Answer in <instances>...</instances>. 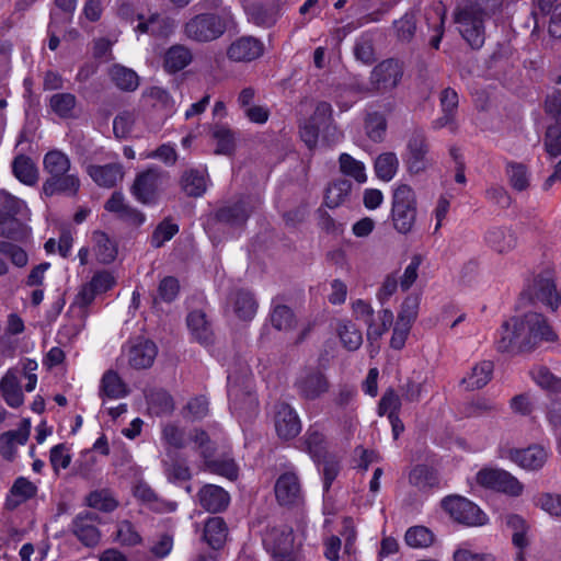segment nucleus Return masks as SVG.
I'll use <instances>...</instances> for the list:
<instances>
[{
  "instance_id": "1",
  "label": "nucleus",
  "mask_w": 561,
  "mask_h": 561,
  "mask_svg": "<svg viewBox=\"0 0 561 561\" xmlns=\"http://www.w3.org/2000/svg\"><path fill=\"white\" fill-rule=\"evenodd\" d=\"M557 334L545 317L537 312H527L505 320L497 331L495 347L502 353L530 352L542 342H553Z\"/></svg>"
},
{
  "instance_id": "2",
  "label": "nucleus",
  "mask_w": 561,
  "mask_h": 561,
  "mask_svg": "<svg viewBox=\"0 0 561 561\" xmlns=\"http://www.w3.org/2000/svg\"><path fill=\"white\" fill-rule=\"evenodd\" d=\"M232 22L233 18L229 11L221 14L201 13L185 22L183 34L188 41L195 43H210L220 38Z\"/></svg>"
},
{
  "instance_id": "3",
  "label": "nucleus",
  "mask_w": 561,
  "mask_h": 561,
  "mask_svg": "<svg viewBox=\"0 0 561 561\" xmlns=\"http://www.w3.org/2000/svg\"><path fill=\"white\" fill-rule=\"evenodd\" d=\"M390 215L393 228L399 233L412 231L416 221V195L409 184L399 183L393 188Z\"/></svg>"
},
{
  "instance_id": "4",
  "label": "nucleus",
  "mask_w": 561,
  "mask_h": 561,
  "mask_svg": "<svg viewBox=\"0 0 561 561\" xmlns=\"http://www.w3.org/2000/svg\"><path fill=\"white\" fill-rule=\"evenodd\" d=\"M455 23L465 41L472 48H480L484 44V12L479 4L470 3L455 12Z\"/></svg>"
},
{
  "instance_id": "5",
  "label": "nucleus",
  "mask_w": 561,
  "mask_h": 561,
  "mask_svg": "<svg viewBox=\"0 0 561 561\" xmlns=\"http://www.w3.org/2000/svg\"><path fill=\"white\" fill-rule=\"evenodd\" d=\"M188 442L190 444H193L194 449L199 451L207 469L210 472L222 476L229 480H236L238 478L239 468L233 459H211L215 448L208 435L204 431L195 430L190 435Z\"/></svg>"
},
{
  "instance_id": "6",
  "label": "nucleus",
  "mask_w": 561,
  "mask_h": 561,
  "mask_svg": "<svg viewBox=\"0 0 561 561\" xmlns=\"http://www.w3.org/2000/svg\"><path fill=\"white\" fill-rule=\"evenodd\" d=\"M479 485L504 493L512 497H518L524 493V484L511 472L499 468H483L476 474Z\"/></svg>"
},
{
  "instance_id": "7",
  "label": "nucleus",
  "mask_w": 561,
  "mask_h": 561,
  "mask_svg": "<svg viewBox=\"0 0 561 561\" xmlns=\"http://www.w3.org/2000/svg\"><path fill=\"white\" fill-rule=\"evenodd\" d=\"M443 507L454 520L466 526L479 527L489 522L488 515L478 505L459 495L446 497Z\"/></svg>"
},
{
  "instance_id": "8",
  "label": "nucleus",
  "mask_w": 561,
  "mask_h": 561,
  "mask_svg": "<svg viewBox=\"0 0 561 561\" xmlns=\"http://www.w3.org/2000/svg\"><path fill=\"white\" fill-rule=\"evenodd\" d=\"M403 162L411 175L423 173L432 165L430 148L424 135L415 133L409 137L403 152Z\"/></svg>"
},
{
  "instance_id": "9",
  "label": "nucleus",
  "mask_w": 561,
  "mask_h": 561,
  "mask_svg": "<svg viewBox=\"0 0 561 561\" xmlns=\"http://www.w3.org/2000/svg\"><path fill=\"white\" fill-rule=\"evenodd\" d=\"M332 123V106L328 102H318L312 115L300 122L301 139L309 148H313L317 144L321 129L329 127Z\"/></svg>"
},
{
  "instance_id": "10",
  "label": "nucleus",
  "mask_w": 561,
  "mask_h": 561,
  "mask_svg": "<svg viewBox=\"0 0 561 561\" xmlns=\"http://www.w3.org/2000/svg\"><path fill=\"white\" fill-rule=\"evenodd\" d=\"M264 545L273 553L275 561H300L294 548V534L289 527L273 528L266 533Z\"/></svg>"
},
{
  "instance_id": "11",
  "label": "nucleus",
  "mask_w": 561,
  "mask_h": 561,
  "mask_svg": "<svg viewBox=\"0 0 561 561\" xmlns=\"http://www.w3.org/2000/svg\"><path fill=\"white\" fill-rule=\"evenodd\" d=\"M162 184L163 173L151 168L135 178L130 192L141 204H154L158 201Z\"/></svg>"
},
{
  "instance_id": "12",
  "label": "nucleus",
  "mask_w": 561,
  "mask_h": 561,
  "mask_svg": "<svg viewBox=\"0 0 561 561\" xmlns=\"http://www.w3.org/2000/svg\"><path fill=\"white\" fill-rule=\"evenodd\" d=\"M402 76V66L397 60H383L378 64L370 73V89L382 94L391 92L398 87Z\"/></svg>"
},
{
  "instance_id": "13",
  "label": "nucleus",
  "mask_w": 561,
  "mask_h": 561,
  "mask_svg": "<svg viewBox=\"0 0 561 561\" xmlns=\"http://www.w3.org/2000/svg\"><path fill=\"white\" fill-rule=\"evenodd\" d=\"M550 456L547 447L534 444L526 448H513L506 458L526 471H538L545 467Z\"/></svg>"
},
{
  "instance_id": "14",
  "label": "nucleus",
  "mask_w": 561,
  "mask_h": 561,
  "mask_svg": "<svg viewBox=\"0 0 561 561\" xmlns=\"http://www.w3.org/2000/svg\"><path fill=\"white\" fill-rule=\"evenodd\" d=\"M295 389L301 399L313 401L329 391L330 383L320 370H306L297 377Z\"/></svg>"
},
{
  "instance_id": "15",
  "label": "nucleus",
  "mask_w": 561,
  "mask_h": 561,
  "mask_svg": "<svg viewBox=\"0 0 561 561\" xmlns=\"http://www.w3.org/2000/svg\"><path fill=\"white\" fill-rule=\"evenodd\" d=\"M264 44L254 36H241L227 48V57L233 62H251L263 56Z\"/></svg>"
},
{
  "instance_id": "16",
  "label": "nucleus",
  "mask_w": 561,
  "mask_h": 561,
  "mask_svg": "<svg viewBox=\"0 0 561 561\" xmlns=\"http://www.w3.org/2000/svg\"><path fill=\"white\" fill-rule=\"evenodd\" d=\"M274 427L280 439L295 438L301 431V421L297 411L287 403L276 405Z\"/></svg>"
},
{
  "instance_id": "17",
  "label": "nucleus",
  "mask_w": 561,
  "mask_h": 561,
  "mask_svg": "<svg viewBox=\"0 0 561 561\" xmlns=\"http://www.w3.org/2000/svg\"><path fill=\"white\" fill-rule=\"evenodd\" d=\"M531 290L536 299L553 311L557 310L561 304V296L557 291L553 274L550 271L538 274L534 278Z\"/></svg>"
},
{
  "instance_id": "18",
  "label": "nucleus",
  "mask_w": 561,
  "mask_h": 561,
  "mask_svg": "<svg viewBox=\"0 0 561 561\" xmlns=\"http://www.w3.org/2000/svg\"><path fill=\"white\" fill-rule=\"evenodd\" d=\"M96 524L98 518L94 514H79L72 520L71 531L83 545L95 546L101 537Z\"/></svg>"
},
{
  "instance_id": "19",
  "label": "nucleus",
  "mask_w": 561,
  "mask_h": 561,
  "mask_svg": "<svg viewBox=\"0 0 561 561\" xmlns=\"http://www.w3.org/2000/svg\"><path fill=\"white\" fill-rule=\"evenodd\" d=\"M87 173L93 182L102 187L111 188L123 181L125 172L121 163H110L105 165L90 164Z\"/></svg>"
},
{
  "instance_id": "20",
  "label": "nucleus",
  "mask_w": 561,
  "mask_h": 561,
  "mask_svg": "<svg viewBox=\"0 0 561 561\" xmlns=\"http://www.w3.org/2000/svg\"><path fill=\"white\" fill-rule=\"evenodd\" d=\"M30 431L31 421L25 419L22 421L19 430L2 433L0 435V455L7 460H12L16 454L18 446L26 444Z\"/></svg>"
},
{
  "instance_id": "21",
  "label": "nucleus",
  "mask_w": 561,
  "mask_h": 561,
  "mask_svg": "<svg viewBox=\"0 0 561 561\" xmlns=\"http://www.w3.org/2000/svg\"><path fill=\"white\" fill-rule=\"evenodd\" d=\"M275 495L282 505L298 503L301 500V488L298 477L293 472L282 474L275 484Z\"/></svg>"
},
{
  "instance_id": "22",
  "label": "nucleus",
  "mask_w": 561,
  "mask_h": 561,
  "mask_svg": "<svg viewBox=\"0 0 561 561\" xmlns=\"http://www.w3.org/2000/svg\"><path fill=\"white\" fill-rule=\"evenodd\" d=\"M128 394V387L115 370H106L100 380L99 396L103 400H118Z\"/></svg>"
},
{
  "instance_id": "23",
  "label": "nucleus",
  "mask_w": 561,
  "mask_h": 561,
  "mask_svg": "<svg viewBox=\"0 0 561 561\" xmlns=\"http://www.w3.org/2000/svg\"><path fill=\"white\" fill-rule=\"evenodd\" d=\"M198 501L206 511L216 513L228 506L230 496L222 488L206 484L198 492Z\"/></svg>"
},
{
  "instance_id": "24",
  "label": "nucleus",
  "mask_w": 561,
  "mask_h": 561,
  "mask_svg": "<svg viewBox=\"0 0 561 561\" xmlns=\"http://www.w3.org/2000/svg\"><path fill=\"white\" fill-rule=\"evenodd\" d=\"M157 346L148 340H138L128 351L129 365L136 369L148 368L157 356Z\"/></svg>"
},
{
  "instance_id": "25",
  "label": "nucleus",
  "mask_w": 561,
  "mask_h": 561,
  "mask_svg": "<svg viewBox=\"0 0 561 561\" xmlns=\"http://www.w3.org/2000/svg\"><path fill=\"white\" fill-rule=\"evenodd\" d=\"M0 391L3 400L11 408H19L24 403V394L20 386L18 371L10 368L0 380Z\"/></svg>"
},
{
  "instance_id": "26",
  "label": "nucleus",
  "mask_w": 561,
  "mask_h": 561,
  "mask_svg": "<svg viewBox=\"0 0 561 561\" xmlns=\"http://www.w3.org/2000/svg\"><path fill=\"white\" fill-rule=\"evenodd\" d=\"M80 188V180L77 174L66 173L64 175L49 178L43 184L45 195L66 194L73 196Z\"/></svg>"
},
{
  "instance_id": "27",
  "label": "nucleus",
  "mask_w": 561,
  "mask_h": 561,
  "mask_svg": "<svg viewBox=\"0 0 561 561\" xmlns=\"http://www.w3.org/2000/svg\"><path fill=\"white\" fill-rule=\"evenodd\" d=\"M193 60L192 51L184 45H173L163 57V67L167 72L175 73L187 67Z\"/></svg>"
},
{
  "instance_id": "28",
  "label": "nucleus",
  "mask_w": 561,
  "mask_h": 561,
  "mask_svg": "<svg viewBox=\"0 0 561 561\" xmlns=\"http://www.w3.org/2000/svg\"><path fill=\"white\" fill-rule=\"evenodd\" d=\"M26 218L14 214L0 213V236L14 240L26 239L30 233L24 224Z\"/></svg>"
},
{
  "instance_id": "29",
  "label": "nucleus",
  "mask_w": 561,
  "mask_h": 561,
  "mask_svg": "<svg viewBox=\"0 0 561 561\" xmlns=\"http://www.w3.org/2000/svg\"><path fill=\"white\" fill-rule=\"evenodd\" d=\"M485 241L493 251L500 254L508 253L517 245L515 233L506 228H493L489 230Z\"/></svg>"
},
{
  "instance_id": "30",
  "label": "nucleus",
  "mask_w": 561,
  "mask_h": 561,
  "mask_svg": "<svg viewBox=\"0 0 561 561\" xmlns=\"http://www.w3.org/2000/svg\"><path fill=\"white\" fill-rule=\"evenodd\" d=\"M399 167V158L391 151L381 152L374 160L375 175L382 182L392 181L398 174Z\"/></svg>"
},
{
  "instance_id": "31",
  "label": "nucleus",
  "mask_w": 561,
  "mask_h": 561,
  "mask_svg": "<svg viewBox=\"0 0 561 561\" xmlns=\"http://www.w3.org/2000/svg\"><path fill=\"white\" fill-rule=\"evenodd\" d=\"M494 365L491 360H481L462 378V383L469 390L481 389L492 379Z\"/></svg>"
},
{
  "instance_id": "32",
  "label": "nucleus",
  "mask_w": 561,
  "mask_h": 561,
  "mask_svg": "<svg viewBox=\"0 0 561 561\" xmlns=\"http://www.w3.org/2000/svg\"><path fill=\"white\" fill-rule=\"evenodd\" d=\"M37 493V486L31 480L19 477L13 482L10 494L7 499V505L10 508H15L21 503L26 502L27 500L34 497Z\"/></svg>"
},
{
  "instance_id": "33",
  "label": "nucleus",
  "mask_w": 561,
  "mask_h": 561,
  "mask_svg": "<svg viewBox=\"0 0 561 561\" xmlns=\"http://www.w3.org/2000/svg\"><path fill=\"white\" fill-rule=\"evenodd\" d=\"M186 322L194 340L205 345L211 342L213 331L209 322L206 320L205 313L202 311H193L187 316Z\"/></svg>"
},
{
  "instance_id": "34",
  "label": "nucleus",
  "mask_w": 561,
  "mask_h": 561,
  "mask_svg": "<svg viewBox=\"0 0 561 561\" xmlns=\"http://www.w3.org/2000/svg\"><path fill=\"white\" fill-rule=\"evenodd\" d=\"M228 529L221 517H210L204 526V539L213 549H219L226 542Z\"/></svg>"
},
{
  "instance_id": "35",
  "label": "nucleus",
  "mask_w": 561,
  "mask_h": 561,
  "mask_svg": "<svg viewBox=\"0 0 561 561\" xmlns=\"http://www.w3.org/2000/svg\"><path fill=\"white\" fill-rule=\"evenodd\" d=\"M335 332L347 351H356L363 344L362 332L351 320H339L336 322Z\"/></svg>"
},
{
  "instance_id": "36",
  "label": "nucleus",
  "mask_w": 561,
  "mask_h": 561,
  "mask_svg": "<svg viewBox=\"0 0 561 561\" xmlns=\"http://www.w3.org/2000/svg\"><path fill=\"white\" fill-rule=\"evenodd\" d=\"M43 167L50 178H55L68 173L71 161L65 152L54 149L44 156Z\"/></svg>"
},
{
  "instance_id": "37",
  "label": "nucleus",
  "mask_w": 561,
  "mask_h": 561,
  "mask_svg": "<svg viewBox=\"0 0 561 561\" xmlns=\"http://www.w3.org/2000/svg\"><path fill=\"white\" fill-rule=\"evenodd\" d=\"M339 167L343 175L352 178L358 184H364L368 180L365 163L346 152L340 154Z\"/></svg>"
},
{
  "instance_id": "38",
  "label": "nucleus",
  "mask_w": 561,
  "mask_h": 561,
  "mask_svg": "<svg viewBox=\"0 0 561 561\" xmlns=\"http://www.w3.org/2000/svg\"><path fill=\"white\" fill-rule=\"evenodd\" d=\"M12 169L15 178L25 185H34L38 180V169L30 157L18 156Z\"/></svg>"
},
{
  "instance_id": "39",
  "label": "nucleus",
  "mask_w": 561,
  "mask_h": 561,
  "mask_svg": "<svg viewBox=\"0 0 561 561\" xmlns=\"http://www.w3.org/2000/svg\"><path fill=\"white\" fill-rule=\"evenodd\" d=\"M93 251L100 263H111L117 255L116 244L102 231L92 233Z\"/></svg>"
},
{
  "instance_id": "40",
  "label": "nucleus",
  "mask_w": 561,
  "mask_h": 561,
  "mask_svg": "<svg viewBox=\"0 0 561 561\" xmlns=\"http://www.w3.org/2000/svg\"><path fill=\"white\" fill-rule=\"evenodd\" d=\"M182 190L188 196L199 197L206 191V176L203 171L190 170L181 179Z\"/></svg>"
},
{
  "instance_id": "41",
  "label": "nucleus",
  "mask_w": 561,
  "mask_h": 561,
  "mask_svg": "<svg viewBox=\"0 0 561 561\" xmlns=\"http://www.w3.org/2000/svg\"><path fill=\"white\" fill-rule=\"evenodd\" d=\"M174 21L169 18H161L159 14L151 15L147 22L139 23L136 27L137 32L147 33L158 36H168L174 28Z\"/></svg>"
},
{
  "instance_id": "42",
  "label": "nucleus",
  "mask_w": 561,
  "mask_h": 561,
  "mask_svg": "<svg viewBox=\"0 0 561 561\" xmlns=\"http://www.w3.org/2000/svg\"><path fill=\"white\" fill-rule=\"evenodd\" d=\"M351 183L346 180H337L330 184L324 195L325 206L336 208L343 205L351 192Z\"/></svg>"
},
{
  "instance_id": "43",
  "label": "nucleus",
  "mask_w": 561,
  "mask_h": 561,
  "mask_svg": "<svg viewBox=\"0 0 561 561\" xmlns=\"http://www.w3.org/2000/svg\"><path fill=\"white\" fill-rule=\"evenodd\" d=\"M110 77L114 84L122 90L133 91L139 84L137 73L134 70L121 65H114L111 68Z\"/></svg>"
},
{
  "instance_id": "44",
  "label": "nucleus",
  "mask_w": 561,
  "mask_h": 561,
  "mask_svg": "<svg viewBox=\"0 0 561 561\" xmlns=\"http://www.w3.org/2000/svg\"><path fill=\"white\" fill-rule=\"evenodd\" d=\"M48 104L60 118H70L73 116L77 99L71 93H56L50 96Z\"/></svg>"
},
{
  "instance_id": "45",
  "label": "nucleus",
  "mask_w": 561,
  "mask_h": 561,
  "mask_svg": "<svg viewBox=\"0 0 561 561\" xmlns=\"http://www.w3.org/2000/svg\"><path fill=\"white\" fill-rule=\"evenodd\" d=\"M505 523L506 526L512 530L513 543L517 548L524 549L528 545V525L526 520L517 514H510L506 516Z\"/></svg>"
},
{
  "instance_id": "46",
  "label": "nucleus",
  "mask_w": 561,
  "mask_h": 561,
  "mask_svg": "<svg viewBox=\"0 0 561 561\" xmlns=\"http://www.w3.org/2000/svg\"><path fill=\"white\" fill-rule=\"evenodd\" d=\"M529 375L540 388L561 392V379L556 377L548 368L543 366H536L530 369Z\"/></svg>"
},
{
  "instance_id": "47",
  "label": "nucleus",
  "mask_w": 561,
  "mask_h": 561,
  "mask_svg": "<svg viewBox=\"0 0 561 561\" xmlns=\"http://www.w3.org/2000/svg\"><path fill=\"white\" fill-rule=\"evenodd\" d=\"M304 442L307 450L313 458H320L325 449V437L318 425L308 427Z\"/></svg>"
},
{
  "instance_id": "48",
  "label": "nucleus",
  "mask_w": 561,
  "mask_h": 561,
  "mask_svg": "<svg viewBox=\"0 0 561 561\" xmlns=\"http://www.w3.org/2000/svg\"><path fill=\"white\" fill-rule=\"evenodd\" d=\"M506 174L514 190L522 192L529 186V174L525 165L517 162H508L506 164Z\"/></svg>"
},
{
  "instance_id": "49",
  "label": "nucleus",
  "mask_w": 561,
  "mask_h": 561,
  "mask_svg": "<svg viewBox=\"0 0 561 561\" xmlns=\"http://www.w3.org/2000/svg\"><path fill=\"white\" fill-rule=\"evenodd\" d=\"M393 321V316L390 310H381L378 313V322L369 321L367 324V340L373 343L378 341L383 333L388 330Z\"/></svg>"
},
{
  "instance_id": "50",
  "label": "nucleus",
  "mask_w": 561,
  "mask_h": 561,
  "mask_svg": "<svg viewBox=\"0 0 561 561\" xmlns=\"http://www.w3.org/2000/svg\"><path fill=\"white\" fill-rule=\"evenodd\" d=\"M148 404L150 411L157 415L169 414L174 409V403L171 396L163 390H158L150 393L148 398Z\"/></svg>"
},
{
  "instance_id": "51",
  "label": "nucleus",
  "mask_w": 561,
  "mask_h": 561,
  "mask_svg": "<svg viewBox=\"0 0 561 561\" xmlns=\"http://www.w3.org/2000/svg\"><path fill=\"white\" fill-rule=\"evenodd\" d=\"M234 312L241 319L249 320L256 313V302L250 293L240 291L236 295Z\"/></svg>"
},
{
  "instance_id": "52",
  "label": "nucleus",
  "mask_w": 561,
  "mask_h": 561,
  "mask_svg": "<svg viewBox=\"0 0 561 561\" xmlns=\"http://www.w3.org/2000/svg\"><path fill=\"white\" fill-rule=\"evenodd\" d=\"M0 253L7 256L10 262L19 268L25 267L28 264L26 251L12 242L0 241Z\"/></svg>"
},
{
  "instance_id": "53",
  "label": "nucleus",
  "mask_w": 561,
  "mask_h": 561,
  "mask_svg": "<svg viewBox=\"0 0 561 561\" xmlns=\"http://www.w3.org/2000/svg\"><path fill=\"white\" fill-rule=\"evenodd\" d=\"M268 14L261 15L259 12H252L251 19L257 25H272L276 21L278 13L288 4L289 0H265Z\"/></svg>"
},
{
  "instance_id": "54",
  "label": "nucleus",
  "mask_w": 561,
  "mask_h": 561,
  "mask_svg": "<svg viewBox=\"0 0 561 561\" xmlns=\"http://www.w3.org/2000/svg\"><path fill=\"white\" fill-rule=\"evenodd\" d=\"M535 505L545 513L553 517L561 516V494L545 492L540 493L535 501Z\"/></svg>"
},
{
  "instance_id": "55",
  "label": "nucleus",
  "mask_w": 561,
  "mask_h": 561,
  "mask_svg": "<svg viewBox=\"0 0 561 561\" xmlns=\"http://www.w3.org/2000/svg\"><path fill=\"white\" fill-rule=\"evenodd\" d=\"M405 542L412 548H425L432 545L433 534L423 526H415L405 533Z\"/></svg>"
},
{
  "instance_id": "56",
  "label": "nucleus",
  "mask_w": 561,
  "mask_h": 561,
  "mask_svg": "<svg viewBox=\"0 0 561 561\" xmlns=\"http://www.w3.org/2000/svg\"><path fill=\"white\" fill-rule=\"evenodd\" d=\"M87 503L90 507L112 512L117 507L116 500L106 490L91 492L87 497Z\"/></svg>"
},
{
  "instance_id": "57",
  "label": "nucleus",
  "mask_w": 561,
  "mask_h": 561,
  "mask_svg": "<svg viewBox=\"0 0 561 561\" xmlns=\"http://www.w3.org/2000/svg\"><path fill=\"white\" fill-rule=\"evenodd\" d=\"M0 213H9L19 215L21 217H28V209L26 207V204L22 199L11 195L10 193L5 191H0Z\"/></svg>"
},
{
  "instance_id": "58",
  "label": "nucleus",
  "mask_w": 561,
  "mask_h": 561,
  "mask_svg": "<svg viewBox=\"0 0 561 561\" xmlns=\"http://www.w3.org/2000/svg\"><path fill=\"white\" fill-rule=\"evenodd\" d=\"M271 322L278 331H289L295 325V317L288 307L277 306L271 314Z\"/></svg>"
},
{
  "instance_id": "59",
  "label": "nucleus",
  "mask_w": 561,
  "mask_h": 561,
  "mask_svg": "<svg viewBox=\"0 0 561 561\" xmlns=\"http://www.w3.org/2000/svg\"><path fill=\"white\" fill-rule=\"evenodd\" d=\"M409 481L417 489H426L432 486L436 478L432 469L426 466L420 465L413 468L409 474Z\"/></svg>"
},
{
  "instance_id": "60",
  "label": "nucleus",
  "mask_w": 561,
  "mask_h": 561,
  "mask_svg": "<svg viewBox=\"0 0 561 561\" xmlns=\"http://www.w3.org/2000/svg\"><path fill=\"white\" fill-rule=\"evenodd\" d=\"M213 137L216 140V150L218 154H230L234 149L233 133L226 127H217Z\"/></svg>"
},
{
  "instance_id": "61",
  "label": "nucleus",
  "mask_w": 561,
  "mask_h": 561,
  "mask_svg": "<svg viewBox=\"0 0 561 561\" xmlns=\"http://www.w3.org/2000/svg\"><path fill=\"white\" fill-rule=\"evenodd\" d=\"M420 307V298L416 296H409L404 299L401 310L398 316L397 322L411 327L412 322L416 319Z\"/></svg>"
},
{
  "instance_id": "62",
  "label": "nucleus",
  "mask_w": 561,
  "mask_h": 561,
  "mask_svg": "<svg viewBox=\"0 0 561 561\" xmlns=\"http://www.w3.org/2000/svg\"><path fill=\"white\" fill-rule=\"evenodd\" d=\"M401 408L400 397L396 393L394 390L388 389L382 394L379 405H378V414L379 415H397Z\"/></svg>"
},
{
  "instance_id": "63",
  "label": "nucleus",
  "mask_w": 561,
  "mask_h": 561,
  "mask_svg": "<svg viewBox=\"0 0 561 561\" xmlns=\"http://www.w3.org/2000/svg\"><path fill=\"white\" fill-rule=\"evenodd\" d=\"M387 128V123L383 116L371 114L366 119V134L373 141H381Z\"/></svg>"
},
{
  "instance_id": "64",
  "label": "nucleus",
  "mask_w": 561,
  "mask_h": 561,
  "mask_svg": "<svg viewBox=\"0 0 561 561\" xmlns=\"http://www.w3.org/2000/svg\"><path fill=\"white\" fill-rule=\"evenodd\" d=\"M49 460L53 469L58 472L67 469L71 462L69 449L65 444H58L50 449Z\"/></svg>"
}]
</instances>
